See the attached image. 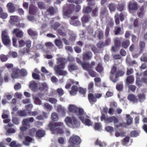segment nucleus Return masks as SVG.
<instances>
[{
    "label": "nucleus",
    "mask_w": 147,
    "mask_h": 147,
    "mask_svg": "<svg viewBox=\"0 0 147 147\" xmlns=\"http://www.w3.org/2000/svg\"><path fill=\"white\" fill-rule=\"evenodd\" d=\"M49 101L52 104H55L57 102V100L55 98H49Z\"/></svg>",
    "instance_id": "338daca9"
},
{
    "label": "nucleus",
    "mask_w": 147,
    "mask_h": 147,
    "mask_svg": "<svg viewBox=\"0 0 147 147\" xmlns=\"http://www.w3.org/2000/svg\"><path fill=\"white\" fill-rule=\"evenodd\" d=\"M110 79L113 82L115 83L118 80V76L117 74H110Z\"/></svg>",
    "instance_id": "a211bd4d"
},
{
    "label": "nucleus",
    "mask_w": 147,
    "mask_h": 147,
    "mask_svg": "<svg viewBox=\"0 0 147 147\" xmlns=\"http://www.w3.org/2000/svg\"><path fill=\"white\" fill-rule=\"evenodd\" d=\"M18 113L19 115L21 116H26L29 115L28 111L27 112V110L18 111Z\"/></svg>",
    "instance_id": "c85d7f7f"
},
{
    "label": "nucleus",
    "mask_w": 147,
    "mask_h": 147,
    "mask_svg": "<svg viewBox=\"0 0 147 147\" xmlns=\"http://www.w3.org/2000/svg\"><path fill=\"white\" fill-rule=\"evenodd\" d=\"M90 75L92 77H94L96 76V73L95 72L92 70L90 69H88L87 70Z\"/></svg>",
    "instance_id": "864d4df0"
},
{
    "label": "nucleus",
    "mask_w": 147,
    "mask_h": 147,
    "mask_svg": "<svg viewBox=\"0 0 147 147\" xmlns=\"http://www.w3.org/2000/svg\"><path fill=\"white\" fill-rule=\"evenodd\" d=\"M6 7L9 12L12 13L15 11V7L13 4L11 2L7 4Z\"/></svg>",
    "instance_id": "9b49d317"
},
{
    "label": "nucleus",
    "mask_w": 147,
    "mask_h": 147,
    "mask_svg": "<svg viewBox=\"0 0 147 147\" xmlns=\"http://www.w3.org/2000/svg\"><path fill=\"white\" fill-rule=\"evenodd\" d=\"M28 51L29 49L28 48H24L22 49H21L20 51V52L23 55L25 54L26 53H28Z\"/></svg>",
    "instance_id": "680f3d73"
},
{
    "label": "nucleus",
    "mask_w": 147,
    "mask_h": 147,
    "mask_svg": "<svg viewBox=\"0 0 147 147\" xmlns=\"http://www.w3.org/2000/svg\"><path fill=\"white\" fill-rule=\"evenodd\" d=\"M78 117L82 123L86 125L89 126L92 125V122L89 119V117L86 114L83 109L79 110Z\"/></svg>",
    "instance_id": "7ed1b4c3"
},
{
    "label": "nucleus",
    "mask_w": 147,
    "mask_h": 147,
    "mask_svg": "<svg viewBox=\"0 0 147 147\" xmlns=\"http://www.w3.org/2000/svg\"><path fill=\"white\" fill-rule=\"evenodd\" d=\"M25 140L23 142V144L28 146L30 144V143L32 140V138L26 136L25 138Z\"/></svg>",
    "instance_id": "cd10ccee"
},
{
    "label": "nucleus",
    "mask_w": 147,
    "mask_h": 147,
    "mask_svg": "<svg viewBox=\"0 0 147 147\" xmlns=\"http://www.w3.org/2000/svg\"><path fill=\"white\" fill-rule=\"evenodd\" d=\"M125 5L124 3L119 4L117 7V9L120 11H121L123 10Z\"/></svg>",
    "instance_id": "79ce46f5"
},
{
    "label": "nucleus",
    "mask_w": 147,
    "mask_h": 147,
    "mask_svg": "<svg viewBox=\"0 0 147 147\" xmlns=\"http://www.w3.org/2000/svg\"><path fill=\"white\" fill-rule=\"evenodd\" d=\"M121 43V40L119 38H117L115 40V45L116 46L120 47Z\"/></svg>",
    "instance_id": "603ef678"
},
{
    "label": "nucleus",
    "mask_w": 147,
    "mask_h": 147,
    "mask_svg": "<svg viewBox=\"0 0 147 147\" xmlns=\"http://www.w3.org/2000/svg\"><path fill=\"white\" fill-rule=\"evenodd\" d=\"M78 90V87L75 86H74L71 88V90L70 91V94L72 96L75 95L76 94V92Z\"/></svg>",
    "instance_id": "b1692460"
},
{
    "label": "nucleus",
    "mask_w": 147,
    "mask_h": 147,
    "mask_svg": "<svg viewBox=\"0 0 147 147\" xmlns=\"http://www.w3.org/2000/svg\"><path fill=\"white\" fill-rule=\"evenodd\" d=\"M128 8L130 10H135L137 9L138 5L136 3L130 2L128 5Z\"/></svg>",
    "instance_id": "dca6fc26"
},
{
    "label": "nucleus",
    "mask_w": 147,
    "mask_h": 147,
    "mask_svg": "<svg viewBox=\"0 0 147 147\" xmlns=\"http://www.w3.org/2000/svg\"><path fill=\"white\" fill-rule=\"evenodd\" d=\"M57 92L58 94V95L60 96H62L64 94L63 90L61 88L57 89Z\"/></svg>",
    "instance_id": "6e6d98bb"
},
{
    "label": "nucleus",
    "mask_w": 147,
    "mask_h": 147,
    "mask_svg": "<svg viewBox=\"0 0 147 147\" xmlns=\"http://www.w3.org/2000/svg\"><path fill=\"white\" fill-rule=\"evenodd\" d=\"M51 119L53 121H57L59 119V116L56 113L53 112L51 115Z\"/></svg>",
    "instance_id": "72a5a7b5"
},
{
    "label": "nucleus",
    "mask_w": 147,
    "mask_h": 147,
    "mask_svg": "<svg viewBox=\"0 0 147 147\" xmlns=\"http://www.w3.org/2000/svg\"><path fill=\"white\" fill-rule=\"evenodd\" d=\"M20 70L18 69L15 68L13 70L11 74V77L13 78H17L19 76Z\"/></svg>",
    "instance_id": "f8f14e48"
},
{
    "label": "nucleus",
    "mask_w": 147,
    "mask_h": 147,
    "mask_svg": "<svg viewBox=\"0 0 147 147\" xmlns=\"http://www.w3.org/2000/svg\"><path fill=\"white\" fill-rule=\"evenodd\" d=\"M55 44L59 48H61L63 47V44L61 41L59 40L56 39L55 40Z\"/></svg>",
    "instance_id": "f704fd0d"
},
{
    "label": "nucleus",
    "mask_w": 147,
    "mask_h": 147,
    "mask_svg": "<svg viewBox=\"0 0 147 147\" xmlns=\"http://www.w3.org/2000/svg\"><path fill=\"white\" fill-rule=\"evenodd\" d=\"M78 69V68L77 66L74 64H71L68 66V69L70 72L77 70Z\"/></svg>",
    "instance_id": "bb28decb"
},
{
    "label": "nucleus",
    "mask_w": 147,
    "mask_h": 147,
    "mask_svg": "<svg viewBox=\"0 0 147 147\" xmlns=\"http://www.w3.org/2000/svg\"><path fill=\"white\" fill-rule=\"evenodd\" d=\"M113 122V117H107L105 119V122L106 123H111Z\"/></svg>",
    "instance_id": "69168bd1"
},
{
    "label": "nucleus",
    "mask_w": 147,
    "mask_h": 147,
    "mask_svg": "<svg viewBox=\"0 0 147 147\" xmlns=\"http://www.w3.org/2000/svg\"><path fill=\"white\" fill-rule=\"evenodd\" d=\"M13 122L15 124L17 125L19 123V120L17 117H14L12 120Z\"/></svg>",
    "instance_id": "774afa93"
},
{
    "label": "nucleus",
    "mask_w": 147,
    "mask_h": 147,
    "mask_svg": "<svg viewBox=\"0 0 147 147\" xmlns=\"http://www.w3.org/2000/svg\"><path fill=\"white\" fill-rule=\"evenodd\" d=\"M38 8L41 9H44L45 8L46 5L42 2L40 1L38 3Z\"/></svg>",
    "instance_id": "a19ab883"
},
{
    "label": "nucleus",
    "mask_w": 147,
    "mask_h": 147,
    "mask_svg": "<svg viewBox=\"0 0 147 147\" xmlns=\"http://www.w3.org/2000/svg\"><path fill=\"white\" fill-rule=\"evenodd\" d=\"M92 11V8L89 7H85L83 9V12L84 13H88Z\"/></svg>",
    "instance_id": "09e8293b"
},
{
    "label": "nucleus",
    "mask_w": 147,
    "mask_h": 147,
    "mask_svg": "<svg viewBox=\"0 0 147 147\" xmlns=\"http://www.w3.org/2000/svg\"><path fill=\"white\" fill-rule=\"evenodd\" d=\"M19 20L18 17L16 16H10V20L9 21L11 22H17Z\"/></svg>",
    "instance_id": "4c0bfd02"
},
{
    "label": "nucleus",
    "mask_w": 147,
    "mask_h": 147,
    "mask_svg": "<svg viewBox=\"0 0 147 147\" xmlns=\"http://www.w3.org/2000/svg\"><path fill=\"white\" fill-rule=\"evenodd\" d=\"M114 32L115 35H118V34H123L124 32L123 30L121 28L116 27L115 28Z\"/></svg>",
    "instance_id": "6ab92c4d"
},
{
    "label": "nucleus",
    "mask_w": 147,
    "mask_h": 147,
    "mask_svg": "<svg viewBox=\"0 0 147 147\" xmlns=\"http://www.w3.org/2000/svg\"><path fill=\"white\" fill-rule=\"evenodd\" d=\"M38 84L34 81H31L30 82L29 88L34 91H36L37 88Z\"/></svg>",
    "instance_id": "4468645a"
},
{
    "label": "nucleus",
    "mask_w": 147,
    "mask_h": 147,
    "mask_svg": "<svg viewBox=\"0 0 147 147\" xmlns=\"http://www.w3.org/2000/svg\"><path fill=\"white\" fill-rule=\"evenodd\" d=\"M8 16L7 13L3 12L0 14V18L3 19H5L7 18Z\"/></svg>",
    "instance_id": "4d7b16f0"
},
{
    "label": "nucleus",
    "mask_w": 147,
    "mask_h": 147,
    "mask_svg": "<svg viewBox=\"0 0 147 147\" xmlns=\"http://www.w3.org/2000/svg\"><path fill=\"white\" fill-rule=\"evenodd\" d=\"M45 134V131L42 130H39L36 132V136L39 138L43 137Z\"/></svg>",
    "instance_id": "473e14b6"
},
{
    "label": "nucleus",
    "mask_w": 147,
    "mask_h": 147,
    "mask_svg": "<svg viewBox=\"0 0 147 147\" xmlns=\"http://www.w3.org/2000/svg\"><path fill=\"white\" fill-rule=\"evenodd\" d=\"M123 88V84L122 82L119 83L117 84L116 85V89L119 91H122Z\"/></svg>",
    "instance_id": "e433bc0d"
},
{
    "label": "nucleus",
    "mask_w": 147,
    "mask_h": 147,
    "mask_svg": "<svg viewBox=\"0 0 147 147\" xmlns=\"http://www.w3.org/2000/svg\"><path fill=\"white\" fill-rule=\"evenodd\" d=\"M134 77L131 75L128 76L126 80V83L127 84L129 85L130 84L134 82Z\"/></svg>",
    "instance_id": "412c9836"
},
{
    "label": "nucleus",
    "mask_w": 147,
    "mask_h": 147,
    "mask_svg": "<svg viewBox=\"0 0 147 147\" xmlns=\"http://www.w3.org/2000/svg\"><path fill=\"white\" fill-rule=\"evenodd\" d=\"M94 36L95 37H97L99 39H102L103 36L102 32L101 31H96L95 32Z\"/></svg>",
    "instance_id": "5701e85b"
},
{
    "label": "nucleus",
    "mask_w": 147,
    "mask_h": 147,
    "mask_svg": "<svg viewBox=\"0 0 147 147\" xmlns=\"http://www.w3.org/2000/svg\"><path fill=\"white\" fill-rule=\"evenodd\" d=\"M74 7L73 4H70L68 7L67 10L63 11V17L66 18L67 17H70L71 13L74 11Z\"/></svg>",
    "instance_id": "423d86ee"
},
{
    "label": "nucleus",
    "mask_w": 147,
    "mask_h": 147,
    "mask_svg": "<svg viewBox=\"0 0 147 147\" xmlns=\"http://www.w3.org/2000/svg\"><path fill=\"white\" fill-rule=\"evenodd\" d=\"M139 101L140 102L143 101L146 98L144 94H140L138 95Z\"/></svg>",
    "instance_id": "37998d69"
},
{
    "label": "nucleus",
    "mask_w": 147,
    "mask_h": 147,
    "mask_svg": "<svg viewBox=\"0 0 147 147\" xmlns=\"http://www.w3.org/2000/svg\"><path fill=\"white\" fill-rule=\"evenodd\" d=\"M82 109H78L76 105L70 104L69 105L68 107L69 111L73 113H77L78 115L79 110Z\"/></svg>",
    "instance_id": "0eeeda50"
},
{
    "label": "nucleus",
    "mask_w": 147,
    "mask_h": 147,
    "mask_svg": "<svg viewBox=\"0 0 147 147\" xmlns=\"http://www.w3.org/2000/svg\"><path fill=\"white\" fill-rule=\"evenodd\" d=\"M28 32L29 34L31 36H36L37 34L36 32L31 29L28 30Z\"/></svg>",
    "instance_id": "a18cd8bd"
},
{
    "label": "nucleus",
    "mask_w": 147,
    "mask_h": 147,
    "mask_svg": "<svg viewBox=\"0 0 147 147\" xmlns=\"http://www.w3.org/2000/svg\"><path fill=\"white\" fill-rule=\"evenodd\" d=\"M139 45L140 47L141 51L145 48V43L144 41H141L139 43Z\"/></svg>",
    "instance_id": "13d9d810"
},
{
    "label": "nucleus",
    "mask_w": 147,
    "mask_h": 147,
    "mask_svg": "<svg viewBox=\"0 0 147 147\" xmlns=\"http://www.w3.org/2000/svg\"><path fill=\"white\" fill-rule=\"evenodd\" d=\"M141 61L147 62V55L146 54H144L140 58Z\"/></svg>",
    "instance_id": "e2e57ef3"
},
{
    "label": "nucleus",
    "mask_w": 147,
    "mask_h": 147,
    "mask_svg": "<svg viewBox=\"0 0 147 147\" xmlns=\"http://www.w3.org/2000/svg\"><path fill=\"white\" fill-rule=\"evenodd\" d=\"M96 144L99 145L101 147H105L106 146V144L104 142H102L100 140H97L96 142Z\"/></svg>",
    "instance_id": "c03bdc74"
},
{
    "label": "nucleus",
    "mask_w": 147,
    "mask_h": 147,
    "mask_svg": "<svg viewBox=\"0 0 147 147\" xmlns=\"http://www.w3.org/2000/svg\"><path fill=\"white\" fill-rule=\"evenodd\" d=\"M125 134V132L123 131H121L120 133L116 132L115 134V136L116 137H118L119 136L122 137L124 136Z\"/></svg>",
    "instance_id": "0e129e2a"
},
{
    "label": "nucleus",
    "mask_w": 147,
    "mask_h": 147,
    "mask_svg": "<svg viewBox=\"0 0 147 147\" xmlns=\"http://www.w3.org/2000/svg\"><path fill=\"white\" fill-rule=\"evenodd\" d=\"M9 112L6 110L3 111L2 117L3 119H6L8 118Z\"/></svg>",
    "instance_id": "8fccbe9b"
},
{
    "label": "nucleus",
    "mask_w": 147,
    "mask_h": 147,
    "mask_svg": "<svg viewBox=\"0 0 147 147\" xmlns=\"http://www.w3.org/2000/svg\"><path fill=\"white\" fill-rule=\"evenodd\" d=\"M129 138L128 137H126L122 140V144L123 145H125L129 142Z\"/></svg>",
    "instance_id": "5fc2aeb1"
},
{
    "label": "nucleus",
    "mask_w": 147,
    "mask_h": 147,
    "mask_svg": "<svg viewBox=\"0 0 147 147\" xmlns=\"http://www.w3.org/2000/svg\"><path fill=\"white\" fill-rule=\"evenodd\" d=\"M36 7L32 4L30 5L29 9V13L31 14H34L36 11Z\"/></svg>",
    "instance_id": "aec40b11"
},
{
    "label": "nucleus",
    "mask_w": 147,
    "mask_h": 147,
    "mask_svg": "<svg viewBox=\"0 0 147 147\" xmlns=\"http://www.w3.org/2000/svg\"><path fill=\"white\" fill-rule=\"evenodd\" d=\"M0 59L2 62H5L7 61L8 59V56L3 54H1L0 55Z\"/></svg>",
    "instance_id": "58836bf2"
},
{
    "label": "nucleus",
    "mask_w": 147,
    "mask_h": 147,
    "mask_svg": "<svg viewBox=\"0 0 147 147\" xmlns=\"http://www.w3.org/2000/svg\"><path fill=\"white\" fill-rule=\"evenodd\" d=\"M1 38L3 43L5 45H7L10 42V39L9 36H1Z\"/></svg>",
    "instance_id": "4be33fe9"
},
{
    "label": "nucleus",
    "mask_w": 147,
    "mask_h": 147,
    "mask_svg": "<svg viewBox=\"0 0 147 147\" xmlns=\"http://www.w3.org/2000/svg\"><path fill=\"white\" fill-rule=\"evenodd\" d=\"M128 99L131 102H136L138 101V99L136 96L134 94H130L128 96Z\"/></svg>",
    "instance_id": "f3484780"
},
{
    "label": "nucleus",
    "mask_w": 147,
    "mask_h": 147,
    "mask_svg": "<svg viewBox=\"0 0 147 147\" xmlns=\"http://www.w3.org/2000/svg\"><path fill=\"white\" fill-rule=\"evenodd\" d=\"M47 11H49L51 15H53L57 12V9H54V8L52 7H49Z\"/></svg>",
    "instance_id": "ea45409f"
},
{
    "label": "nucleus",
    "mask_w": 147,
    "mask_h": 147,
    "mask_svg": "<svg viewBox=\"0 0 147 147\" xmlns=\"http://www.w3.org/2000/svg\"><path fill=\"white\" fill-rule=\"evenodd\" d=\"M8 30L7 29H5L2 31L1 32V36H9Z\"/></svg>",
    "instance_id": "bf43d9fd"
},
{
    "label": "nucleus",
    "mask_w": 147,
    "mask_h": 147,
    "mask_svg": "<svg viewBox=\"0 0 147 147\" xmlns=\"http://www.w3.org/2000/svg\"><path fill=\"white\" fill-rule=\"evenodd\" d=\"M96 70L98 72L100 73L102 72L103 70V69L102 66L100 64H98L96 68Z\"/></svg>",
    "instance_id": "49530a36"
},
{
    "label": "nucleus",
    "mask_w": 147,
    "mask_h": 147,
    "mask_svg": "<svg viewBox=\"0 0 147 147\" xmlns=\"http://www.w3.org/2000/svg\"><path fill=\"white\" fill-rule=\"evenodd\" d=\"M69 142L71 145H78L81 143V140L79 136L73 135L70 138Z\"/></svg>",
    "instance_id": "39448f33"
},
{
    "label": "nucleus",
    "mask_w": 147,
    "mask_h": 147,
    "mask_svg": "<svg viewBox=\"0 0 147 147\" xmlns=\"http://www.w3.org/2000/svg\"><path fill=\"white\" fill-rule=\"evenodd\" d=\"M71 24L73 25L74 26H77L79 25L80 24V22L78 20H73L71 21L70 22Z\"/></svg>",
    "instance_id": "de8ad7c7"
},
{
    "label": "nucleus",
    "mask_w": 147,
    "mask_h": 147,
    "mask_svg": "<svg viewBox=\"0 0 147 147\" xmlns=\"http://www.w3.org/2000/svg\"><path fill=\"white\" fill-rule=\"evenodd\" d=\"M48 126L50 127V129L52 134L60 133H63V130L61 128H63V123L61 122L55 123H50Z\"/></svg>",
    "instance_id": "f03ea898"
},
{
    "label": "nucleus",
    "mask_w": 147,
    "mask_h": 147,
    "mask_svg": "<svg viewBox=\"0 0 147 147\" xmlns=\"http://www.w3.org/2000/svg\"><path fill=\"white\" fill-rule=\"evenodd\" d=\"M145 10L144 7L142 6L138 11V14L140 18H142L143 15L145 13Z\"/></svg>",
    "instance_id": "a878e982"
},
{
    "label": "nucleus",
    "mask_w": 147,
    "mask_h": 147,
    "mask_svg": "<svg viewBox=\"0 0 147 147\" xmlns=\"http://www.w3.org/2000/svg\"><path fill=\"white\" fill-rule=\"evenodd\" d=\"M48 88V86L45 83H41L39 85V89L41 91L46 90Z\"/></svg>",
    "instance_id": "7c9ffc66"
},
{
    "label": "nucleus",
    "mask_w": 147,
    "mask_h": 147,
    "mask_svg": "<svg viewBox=\"0 0 147 147\" xmlns=\"http://www.w3.org/2000/svg\"><path fill=\"white\" fill-rule=\"evenodd\" d=\"M33 98L34 100V102L35 104L39 105L41 104V101L37 97L35 96H33Z\"/></svg>",
    "instance_id": "c9c22d12"
},
{
    "label": "nucleus",
    "mask_w": 147,
    "mask_h": 147,
    "mask_svg": "<svg viewBox=\"0 0 147 147\" xmlns=\"http://www.w3.org/2000/svg\"><path fill=\"white\" fill-rule=\"evenodd\" d=\"M88 98L90 103L92 104L94 102H96L97 99L93 94L90 93L88 95Z\"/></svg>",
    "instance_id": "2eb2a0df"
},
{
    "label": "nucleus",
    "mask_w": 147,
    "mask_h": 147,
    "mask_svg": "<svg viewBox=\"0 0 147 147\" xmlns=\"http://www.w3.org/2000/svg\"><path fill=\"white\" fill-rule=\"evenodd\" d=\"M65 121L68 125H71L74 127H80L79 122L74 117H67L65 119Z\"/></svg>",
    "instance_id": "20e7f679"
},
{
    "label": "nucleus",
    "mask_w": 147,
    "mask_h": 147,
    "mask_svg": "<svg viewBox=\"0 0 147 147\" xmlns=\"http://www.w3.org/2000/svg\"><path fill=\"white\" fill-rule=\"evenodd\" d=\"M57 63L59 65L54 66V69L56 74H59V75L65 76L67 74L66 71L61 70L60 69H63L65 67L66 59L61 57H59L56 59Z\"/></svg>",
    "instance_id": "f257e3e1"
},
{
    "label": "nucleus",
    "mask_w": 147,
    "mask_h": 147,
    "mask_svg": "<svg viewBox=\"0 0 147 147\" xmlns=\"http://www.w3.org/2000/svg\"><path fill=\"white\" fill-rule=\"evenodd\" d=\"M79 83L78 82H76L72 79H69L67 80V84L65 86V88L67 89L69 88L71 86L74 84H78Z\"/></svg>",
    "instance_id": "ddd939ff"
},
{
    "label": "nucleus",
    "mask_w": 147,
    "mask_h": 147,
    "mask_svg": "<svg viewBox=\"0 0 147 147\" xmlns=\"http://www.w3.org/2000/svg\"><path fill=\"white\" fill-rule=\"evenodd\" d=\"M12 33L15 34L17 37L21 38L24 36L23 32L19 28H16L14 29L12 31Z\"/></svg>",
    "instance_id": "6e6552de"
},
{
    "label": "nucleus",
    "mask_w": 147,
    "mask_h": 147,
    "mask_svg": "<svg viewBox=\"0 0 147 147\" xmlns=\"http://www.w3.org/2000/svg\"><path fill=\"white\" fill-rule=\"evenodd\" d=\"M95 64V63L94 62H92L90 64H88L87 63H81L82 67L85 70H87L88 69H91L92 66L94 65Z\"/></svg>",
    "instance_id": "9d476101"
},
{
    "label": "nucleus",
    "mask_w": 147,
    "mask_h": 147,
    "mask_svg": "<svg viewBox=\"0 0 147 147\" xmlns=\"http://www.w3.org/2000/svg\"><path fill=\"white\" fill-rule=\"evenodd\" d=\"M136 84L140 86L142 82L141 81H140L139 77L142 76V73H139L137 72L136 74Z\"/></svg>",
    "instance_id": "c756f323"
},
{
    "label": "nucleus",
    "mask_w": 147,
    "mask_h": 147,
    "mask_svg": "<svg viewBox=\"0 0 147 147\" xmlns=\"http://www.w3.org/2000/svg\"><path fill=\"white\" fill-rule=\"evenodd\" d=\"M90 18V17L86 15H84L82 18V21L83 26H84V24L87 22L89 21Z\"/></svg>",
    "instance_id": "393cba45"
},
{
    "label": "nucleus",
    "mask_w": 147,
    "mask_h": 147,
    "mask_svg": "<svg viewBox=\"0 0 147 147\" xmlns=\"http://www.w3.org/2000/svg\"><path fill=\"white\" fill-rule=\"evenodd\" d=\"M44 107L47 110L49 111H51L53 109L52 106L47 103H46L45 104Z\"/></svg>",
    "instance_id": "3c124183"
},
{
    "label": "nucleus",
    "mask_w": 147,
    "mask_h": 147,
    "mask_svg": "<svg viewBox=\"0 0 147 147\" xmlns=\"http://www.w3.org/2000/svg\"><path fill=\"white\" fill-rule=\"evenodd\" d=\"M130 44V41L128 40L123 41L121 44V46L124 48H127Z\"/></svg>",
    "instance_id": "2f4dec72"
},
{
    "label": "nucleus",
    "mask_w": 147,
    "mask_h": 147,
    "mask_svg": "<svg viewBox=\"0 0 147 147\" xmlns=\"http://www.w3.org/2000/svg\"><path fill=\"white\" fill-rule=\"evenodd\" d=\"M134 72V71L133 69L128 67L127 68L126 74L127 75H129L132 74Z\"/></svg>",
    "instance_id": "052dcab7"
},
{
    "label": "nucleus",
    "mask_w": 147,
    "mask_h": 147,
    "mask_svg": "<svg viewBox=\"0 0 147 147\" xmlns=\"http://www.w3.org/2000/svg\"><path fill=\"white\" fill-rule=\"evenodd\" d=\"M92 54L90 51H87L84 53L83 59L84 61H87L91 59L92 57Z\"/></svg>",
    "instance_id": "1a4fd4ad"
}]
</instances>
